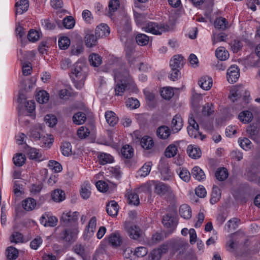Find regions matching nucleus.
Masks as SVG:
<instances>
[{
    "label": "nucleus",
    "mask_w": 260,
    "mask_h": 260,
    "mask_svg": "<svg viewBox=\"0 0 260 260\" xmlns=\"http://www.w3.org/2000/svg\"><path fill=\"white\" fill-rule=\"evenodd\" d=\"M41 24L44 28L46 30H52L55 28V24L47 19L42 20Z\"/></svg>",
    "instance_id": "obj_64"
},
{
    "label": "nucleus",
    "mask_w": 260,
    "mask_h": 260,
    "mask_svg": "<svg viewBox=\"0 0 260 260\" xmlns=\"http://www.w3.org/2000/svg\"><path fill=\"white\" fill-rule=\"evenodd\" d=\"M85 70V66L80 62H77L72 69V77L75 86L78 89H81L84 86L86 77Z\"/></svg>",
    "instance_id": "obj_1"
},
{
    "label": "nucleus",
    "mask_w": 260,
    "mask_h": 260,
    "mask_svg": "<svg viewBox=\"0 0 260 260\" xmlns=\"http://www.w3.org/2000/svg\"><path fill=\"white\" fill-rule=\"evenodd\" d=\"M240 76V70L237 65L231 66L227 71L226 77L228 81L234 83L238 81Z\"/></svg>",
    "instance_id": "obj_7"
},
{
    "label": "nucleus",
    "mask_w": 260,
    "mask_h": 260,
    "mask_svg": "<svg viewBox=\"0 0 260 260\" xmlns=\"http://www.w3.org/2000/svg\"><path fill=\"white\" fill-rule=\"evenodd\" d=\"M119 5L120 4L119 0H110L108 4V15L111 16L112 15V13L117 10V8L119 7Z\"/></svg>",
    "instance_id": "obj_51"
},
{
    "label": "nucleus",
    "mask_w": 260,
    "mask_h": 260,
    "mask_svg": "<svg viewBox=\"0 0 260 260\" xmlns=\"http://www.w3.org/2000/svg\"><path fill=\"white\" fill-rule=\"evenodd\" d=\"M180 178L185 182H188L190 179L191 174L186 168H182L179 173Z\"/></svg>",
    "instance_id": "obj_60"
},
{
    "label": "nucleus",
    "mask_w": 260,
    "mask_h": 260,
    "mask_svg": "<svg viewBox=\"0 0 260 260\" xmlns=\"http://www.w3.org/2000/svg\"><path fill=\"white\" fill-rule=\"evenodd\" d=\"M26 151L28 157L29 159L41 160L42 154L39 150L28 146L26 149Z\"/></svg>",
    "instance_id": "obj_20"
},
{
    "label": "nucleus",
    "mask_w": 260,
    "mask_h": 260,
    "mask_svg": "<svg viewBox=\"0 0 260 260\" xmlns=\"http://www.w3.org/2000/svg\"><path fill=\"white\" fill-rule=\"evenodd\" d=\"M110 32L109 27L104 23H101L96 26L95 30V35L97 38H102L108 36Z\"/></svg>",
    "instance_id": "obj_12"
},
{
    "label": "nucleus",
    "mask_w": 260,
    "mask_h": 260,
    "mask_svg": "<svg viewBox=\"0 0 260 260\" xmlns=\"http://www.w3.org/2000/svg\"><path fill=\"white\" fill-rule=\"evenodd\" d=\"M168 28L169 26L167 25L159 24L156 22H149L144 28L146 32L157 35L167 31Z\"/></svg>",
    "instance_id": "obj_5"
},
{
    "label": "nucleus",
    "mask_w": 260,
    "mask_h": 260,
    "mask_svg": "<svg viewBox=\"0 0 260 260\" xmlns=\"http://www.w3.org/2000/svg\"><path fill=\"white\" fill-rule=\"evenodd\" d=\"M26 157L22 153L16 154L13 158L14 165L18 167L22 166L25 162Z\"/></svg>",
    "instance_id": "obj_43"
},
{
    "label": "nucleus",
    "mask_w": 260,
    "mask_h": 260,
    "mask_svg": "<svg viewBox=\"0 0 260 260\" xmlns=\"http://www.w3.org/2000/svg\"><path fill=\"white\" fill-rule=\"evenodd\" d=\"M124 228L131 239L140 240L143 238V233L138 226L126 222L124 224Z\"/></svg>",
    "instance_id": "obj_4"
},
{
    "label": "nucleus",
    "mask_w": 260,
    "mask_h": 260,
    "mask_svg": "<svg viewBox=\"0 0 260 260\" xmlns=\"http://www.w3.org/2000/svg\"><path fill=\"white\" fill-rule=\"evenodd\" d=\"M90 134V130L86 127L82 126L77 131V135L81 139H85Z\"/></svg>",
    "instance_id": "obj_63"
},
{
    "label": "nucleus",
    "mask_w": 260,
    "mask_h": 260,
    "mask_svg": "<svg viewBox=\"0 0 260 260\" xmlns=\"http://www.w3.org/2000/svg\"><path fill=\"white\" fill-rule=\"evenodd\" d=\"M252 118V114L249 111H243L239 114V119L244 123L251 121Z\"/></svg>",
    "instance_id": "obj_35"
},
{
    "label": "nucleus",
    "mask_w": 260,
    "mask_h": 260,
    "mask_svg": "<svg viewBox=\"0 0 260 260\" xmlns=\"http://www.w3.org/2000/svg\"><path fill=\"white\" fill-rule=\"evenodd\" d=\"M183 125V121L181 115L179 114L175 115L171 123L172 131L175 133H178L182 129Z\"/></svg>",
    "instance_id": "obj_13"
},
{
    "label": "nucleus",
    "mask_w": 260,
    "mask_h": 260,
    "mask_svg": "<svg viewBox=\"0 0 260 260\" xmlns=\"http://www.w3.org/2000/svg\"><path fill=\"white\" fill-rule=\"evenodd\" d=\"M37 203L36 200L31 198H28L24 200L22 202V205L24 210L27 211H30L34 210Z\"/></svg>",
    "instance_id": "obj_24"
},
{
    "label": "nucleus",
    "mask_w": 260,
    "mask_h": 260,
    "mask_svg": "<svg viewBox=\"0 0 260 260\" xmlns=\"http://www.w3.org/2000/svg\"><path fill=\"white\" fill-rule=\"evenodd\" d=\"M40 37V34L38 31L31 29L29 30L28 35L27 38L29 41L35 42L37 41Z\"/></svg>",
    "instance_id": "obj_61"
},
{
    "label": "nucleus",
    "mask_w": 260,
    "mask_h": 260,
    "mask_svg": "<svg viewBox=\"0 0 260 260\" xmlns=\"http://www.w3.org/2000/svg\"><path fill=\"white\" fill-rule=\"evenodd\" d=\"M126 103V106L131 109H137L139 108L140 105L138 100L134 98H128L127 100Z\"/></svg>",
    "instance_id": "obj_56"
},
{
    "label": "nucleus",
    "mask_w": 260,
    "mask_h": 260,
    "mask_svg": "<svg viewBox=\"0 0 260 260\" xmlns=\"http://www.w3.org/2000/svg\"><path fill=\"white\" fill-rule=\"evenodd\" d=\"M109 244L113 247H117L121 245L122 240L118 233H112L108 238Z\"/></svg>",
    "instance_id": "obj_21"
},
{
    "label": "nucleus",
    "mask_w": 260,
    "mask_h": 260,
    "mask_svg": "<svg viewBox=\"0 0 260 260\" xmlns=\"http://www.w3.org/2000/svg\"><path fill=\"white\" fill-rule=\"evenodd\" d=\"M105 117L107 123L112 126L116 124L118 121V117L112 111H107L105 112Z\"/></svg>",
    "instance_id": "obj_28"
},
{
    "label": "nucleus",
    "mask_w": 260,
    "mask_h": 260,
    "mask_svg": "<svg viewBox=\"0 0 260 260\" xmlns=\"http://www.w3.org/2000/svg\"><path fill=\"white\" fill-rule=\"evenodd\" d=\"M240 221V220L237 218H234L228 221L227 223L225 225V229L230 232L232 230H235L238 227V223Z\"/></svg>",
    "instance_id": "obj_49"
},
{
    "label": "nucleus",
    "mask_w": 260,
    "mask_h": 260,
    "mask_svg": "<svg viewBox=\"0 0 260 260\" xmlns=\"http://www.w3.org/2000/svg\"><path fill=\"white\" fill-rule=\"evenodd\" d=\"M42 127L40 125H35L30 130V137L36 142L42 135Z\"/></svg>",
    "instance_id": "obj_31"
},
{
    "label": "nucleus",
    "mask_w": 260,
    "mask_h": 260,
    "mask_svg": "<svg viewBox=\"0 0 260 260\" xmlns=\"http://www.w3.org/2000/svg\"><path fill=\"white\" fill-rule=\"evenodd\" d=\"M151 165L152 163L151 162L145 163L139 171V175L144 177L147 176L150 172Z\"/></svg>",
    "instance_id": "obj_48"
},
{
    "label": "nucleus",
    "mask_w": 260,
    "mask_h": 260,
    "mask_svg": "<svg viewBox=\"0 0 260 260\" xmlns=\"http://www.w3.org/2000/svg\"><path fill=\"white\" fill-rule=\"evenodd\" d=\"M48 166L50 169L54 170L55 172H60L62 170L61 164L53 160L49 161Z\"/></svg>",
    "instance_id": "obj_58"
},
{
    "label": "nucleus",
    "mask_w": 260,
    "mask_h": 260,
    "mask_svg": "<svg viewBox=\"0 0 260 260\" xmlns=\"http://www.w3.org/2000/svg\"><path fill=\"white\" fill-rule=\"evenodd\" d=\"M185 62V59L181 55H174L170 61L171 69L181 70Z\"/></svg>",
    "instance_id": "obj_11"
},
{
    "label": "nucleus",
    "mask_w": 260,
    "mask_h": 260,
    "mask_svg": "<svg viewBox=\"0 0 260 260\" xmlns=\"http://www.w3.org/2000/svg\"><path fill=\"white\" fill-rule=\"evenodd\" d=\"M229 175L228 171L224 168H218L215 173V176L219 181H223L225 180Z\"/></svg>",
    "instance_id": "obj_41"
},
{
    "label": "nucleus",
    "mask_w": 260,
    "mask_h": 260,
    "mask_svg": "<svg viewBox=\"0 0 260 260\" xmlns=\"http://www.w3.org/2000/svg\"><path fill=\"white\" fill-rule=\"evenodd\" d=\"M214 24L215 28L221 30H225L229 27V22L227 20L221 17L217 18Z\"/></svg>",
    "instance_id": "obj_29"
},
{
    "label": "nucleus",
    "mask_w": 260,
    "mask_h": 260,
    "mask_svg": "<svg viewBox=\"0 0 260 260\" xmlns=\"http://www.w3.org/2000/svg\"><path fill=\"white\" fill-rule=\"evenodd\" d=\"M131 30V25L127 19L123 21V26H120L118 28L120 40L122 42L126 41L127 38V34Z\"/></svg>",
    "instance_id": "obj_10"
},
{
    "label": "nucleus",
    "mask_w": 260,
    "mask_h": 260,
    "mask_svg": "<svg viewBox=\"0 0 260 260\" xmlns=\"http://www.w3.org/2000/svg\"><path fill=\"white\" fill-rule=\"evenodd\" d=\"M80 194L84 199H87L89 198L91 194L90 184H86L82 186Z\"/></svg>",
    "instance_id": "obj_52"
},
{
    "label": "nucleus",
    "mask_w": 260,
    "mask_h": 260,
    "mask_svg": "<svg viewBox=\"0 0 260 260\" xmlns=\"http://www.w3.org/2000/svg\"><path fill=\"white\" fill-rule=\"evenodd\" d=\"M36 99L40 104H44L48 101L49 95L46 91L41 90L36 94Z\"/></svg>",
    "instance_id": "obj_33"
},
{
    "label": "nucleus",
    "mask_w": 260,
    "mask_h": 260,
    "mask_svg": "<svg viewBox=\"0 0 260 260\" xmlns=\"http://www.w3.org/2000/svg\"><path fill=\"white\" fill-rule=\"evenodd\" d=\"M6 253L7 258L9 259H15L18 256V250L13 246L8 247L6 250Z\"/></svg>",
    "instance_id": "obj_45"
},
{
    "label": "nucleus",
    "mask_w": 260,
    "mask_h": 260,
    "mask_svg": "<svg viewBox=\"0 0 260 260\" xmlns=\"http://www.w3.org/2000/svg\"><path fill=\"white\" fill-rule=\"evenodd\" d=\"M52 199L57 202L62 201L65 199L64 191L60 189L54 190L51 194Z\"/></svg>",
    "instance_id": "obj_37"
},
{
    "label": "nucleus",
    "mask_w": 260,
    "mask_h": 260,
    "mask_svg": "<svg viewBox=\"0 0 260 260\" xmlns=\"http://www.w3.org/2000/svg\"><path fill=\"white\" fill-rule=\"evenodd\" d=\"M119 206L117 202L112 200L110 201L106 205V211L111 216H115L117 215Z\"/></svg>",
    "instance_id": "obj_16"
},
{
    "label": "nucleus",
    "mask_w": 260,
    "mask_h": 260,
    "mask_svg": "<svg viewBox=\"0 0 260 260\" xmlns=\"http://www.w3.org/2000/svg\"><path fill=\"white\" fill-rule=\"evenodd\" d=\"M138 132L134 133L136 139L140 142L141 145L145 150L151 149L154 146V142L152 138L148 136H145L142 138L138 136Z\"/></svg>",
    "instance_id": "obj_8"
},
{
    "label": "nucleus",
    "mask_w": 260,
    "mask_h": 260,
    "mask_svg": "<svg viewBox=\"0 0 260 260\" xmlns=\"http://www.w3.org/2000/svg\"><path fill=\"white\" fill-rule=\"evenodd\" d=\"M96 219L93 216L89 220L87 225L85 229V235L87 237H92L96 230Z\"/></svg>",
    "instance_id": "obj_14"
},
{
    "label": "nucleus",
    "mask_w": 260,
    "mask_h": 260,
    "mask_svg": "<svg viewBox=\"0 0 260 260\" xmlns=\"http://www.w3.org/2000/svg\"><path fill=\"white\" fill-rule=\"evenodd\" d=\"M180 216L184 219H189L191 217V210L190 207L186 205H182L179 209Z\"/></svg>",
    "instance_id": "obj_25"
},
{
    "label": "nucleus",
    "mask_w": 260,
    "mask_h": 260,
    "mask_svg": "<svg viewBox=\"0 0 260 260\" xmlns=\"http://www.w3.org/2000/svg\"><path fill=\"white\" fill-rule=\"evenodd\" d=\"M177 146L175 145L171 144L167 147L165 154L167 157L171 158L174 157L177 154Z\"/></svg>",
    "instance_id": "obj_47"
},
{
    "label": "nucleus",
    "mask_w": 260,
    "mask_h": 260,
    "mask_svg": "<svg viewBox=\"0 0 260 260\" xmlns=\"http://www.w3.org/2000/svg\"><path fill=\"white\" fill-rule=\"evenodd\" d=\"M36 142L39 145L43 148H49L52 143L51 140L49 141L48 138L43 134Z\"/></svg>",
    "instance_id": "obj_42"
},
{
    "label": "nucleus",
    "mask_w": 260,
    "mask_h": 260,
    "mask_svg": "<svg viewBox=\"0 0 260 260\" xmlns=\"http://www.w3.org/2000/svg\"><path fill=\"white\" fill-rule=\"evenodd\" d=\"M97 38L92 34H87L85 37V44L87 47H92L97 44Z\"/></svg>",
    "instance_id": "obj_34"
},
{
    "label": "nucleus",
    "mask_w": 260,
    "mask_h": 260,
    "mask_svg": "<svg viewBox=\"0 0 260 260\" xmlns=\"http://www.w3.org/2000/svg\"><path fill=\"white\" fill-rule=\"evenodd\" d=\"M15 6L16 7V14H22L28 10L29 3L28 0H20L17 2Z\"/></svg>",
    "instance_id": "obj_22"
},
{
    "label": "nucleus",
    "mask_w": 260,
    "mask_h": 260,
    "mask_svg": "<svg viewBox=\"0 0 260 260\" xmlns=\"http://www.w3.org/2000/svg\"><path fill=\"white\" fill-rule=\"evenodd\" d=\"M199 85L204 90H209L212 85V79L208 76H204L199 81Z\"/></svg>",
    "instance_id": "obj_23"
},
{
    "label": "nucleus",
    "mask_w": 260,
    "mask_h": 260,
    "mask_svg": "<svg viewBox=\"0 0 260 260\" xmlns=\"http://www.w3.org/2000/svg\"><path fill=\"white\" fill-rule=\"evenodd\" d=\"M58 226L55 229V231H59L57 233L58 239L60 241H62L66 243H72L76 239L77 236L79 233L77 225H72L69 226L62 227L61 230Z\"/></svg>",
    "instance_id": "obj_2"
},
{
    "label": "nucleus",
    "mask_w": 260,
    "mask_h": 260,
    "mask_svg": "<svg viewBox=\"0 0 260 260\" xmlns=\"http://www.w3.org/2000/svg\"><path fill=\"white\" fill-rule=\"evenodd\" d=\"M172 191L170 186L163 182H157L155 185V192L157 194L162 196Z\"/></svg>",
    "instance_id": "obj_15"
},
{
    "label": "nucleus",
    "mask_w": 260,
    "mask_h": 260,
    "mask_svg": "<svg viewBox=\"0 0 260 260\" xmlns=\"http://www.w3.org/2000/svg\"><path fill=\"white\" fill-rule=\"evenodd\" d=\"M79 215V213L77 211H69L63 212L60 217V225L62 227L77 225L76 222L78 220Z\"/></svg>",
    "instance_id": "obj_3"
},
{
    "label": "nucleus",
    "mask_w": 260,
    "mask_h": 260,
    "mask_svg": "<svg viewBox=\"0 0 260 260\" xmlns=\"http://www.w3.org/2000/svg\"><path fill=\"white\" fill-rule=\"evenodd\" d=\"M70 40L68 37H62L59 39L58 46L61 49L66 50L70 46Z\"/></svg>",
    "instance_id": "obj_53"
},
{
    "label": "nucleus",
    "mask_w": 260,
    "mask_h": 260,
    "mask_svg": "<svg viewBox=\"0 0 260 260\" xmlns=\"http://www.w3.org/2000/svg\"><path fill=\"white\" fill-rule=\"evenodd\" d=\"M172 247L175 251L183 250L185 249L186 243L181 240H175L171 243Z\"/></svg>",
    "instance_id": "obj_54"
},
{
    "label": "nucleus",
    "mask_w": 260,
    "mask_h": 260,
    "mask_svg": "<svg viewBox=\"0 0 260 260\" xmlns=\"http://www.w3.org/2000/svg\"><path fill=\"white\" fill-rule=\"evenodd\" d=\"M221 197V191L217 186H214L213 187L212 192L211 193V198L210 199V203L214 204L217 203Z\"/></svg>",
    "instance_id": "obj_38"
},
{
    "label": "nucleus",
    "mask_w": 260,
    "mask_h": 260,
    "mask_svg": "<svg viewBox=\"0 0 260 260\" xmlns=\"http://www.w3.org/2000/svg\"><path fill=\"white\" fill-rule=\"evenodd\" d=\"M86 119V114L81 112H78L75 113L73 116V121L77 125L83 124Z\"/></svg>",
    "instance_id": "obj_30"
},
{
    "label": "nucleus",
    "mask_w": 260,
    "mask_h": 260,
    "mask_svg": "<svg viewBox=\"0 0 260 260\" xmlns=\"http://www.w3.org/2000/svg\"><path fill=\"white\" fill-rule=\"evenodd\" d=\"M216 57L220 60H225L229 57V53L224 47H218L215 51Z\"/></svg>",
    "instance_id": "obj_32"
},
{
    "label": "nucleus",
    "mask_w": 260,
    "mask_h": 260,
    "mask_svg": "<svg viewBox=\"0 0 260 260\" xmlns=\"http://www.w3.org/2000/svg\"><path fill=\"white\" fill-rule=\"evenodd\" d=\"M98 158L99 164L102 165L114 161V157L111 154L104 152H100L98 155Z\"/></svg>",
    "instance_id": "obj_17"
},
{
    "label": "nucleus",
    "mask_w": 260,
    "mask_h": 260,
    "mask_svg": "<svg viewBox=\"0 0 260 260\" xmlns=\"http://www.w3.org/2000/svg\"><path fill=\"white\" fill-rule=\"evenodd\" d=\"M90 64L94 67H99L102 64V58L99 54L92 53L89 57Z\"/></svg>",
    "instance_id": "obj_40"
},
{
    "label": "nucleus",
    "mask_w": 260,
    "mask_h": 260,
    "mask_svg": "<svg viewBox=\"0 0 260 260\" xmlns=\"http://www.w3.org/2000/svg\"><path fill=\"white\" fill-rule=\"evenodd\" d=\"M162 222L165 227L170 228V232L171 233L173 231L177 224L175 217L169 213L163 216Z\"/></svg>",
    "instance_id": "obj_9"
},
{
    "label": "nucleus",
    "mask_w": 260,
    "mask_h": 260,
    "mask_svg": "<svg viewBox=\"0 0 260 260\" xmlns=\"http://www.w3.org/2000/svg\"><path fill=\"white\" fill-rule=\"evenodd\" d=\"M62 154L66 156H69L72 154V146L70 143L64 142L60 147Z\"/></svg>",
    "instance_id": "obj_44"
},
{
    "label": "nucleus",
    "mask_w": 260,
    "mask_h": 260,
    "mask_svg": "<svg viewBox=\"0 0 260 260\" xmlns=\"http://www.w3.org/2000/svg\"><path fill=\"white\" fill-rule=\"evenodd\" d=\"M121 152L122 155L125 158H131L134 155L133 149L128 145L123 146L121 148Z\"/></svg>",
    "instance_id": "obj_39"
},
{
    "label": "nucleus",
    "mask_w": 260,
    "mask_h": 260,
    "mask_svg": "<svg viewBox=\"0 0 260 260\" xmlns=\"http://www.w3.org/2000/svg\"><path fill=\"white\" fill-rule=\"evenodd\" d=\"M161 174V179L164 181L170 180L173 178V173L171 171L169 164L165 161H160L158 167Z\"/></svg>",
    "instance_id": "obj_6"
},
{
    "label": "nucleus",
    "mask_w": 260,
    "mask_h": 260,
    "mask_svg": "<svg viewBox=\"0 0 260 260\" xmlns=\"http://www.w3.org/2000/svg\"><path fill=\"white\" fill-rule=\"evenodd\" d=\"M191 174L193 178L199 181H203L206 179L204 171L198 166H195L192 168Z\"/></svg>",
    "instance_id": "obj_18"
},
{
    "label": "nucleus",
    "mask_w": 260,
    "mask_h": 260,
    "mask_svg": "<svg viewBox=\"0 0 260 260\" xmlns=\"http://www.w3.org/2000/svg\"><path fill=\"white\" fill-rule=\"evenodd\" d=\"M238 142L240 144V147L244 150H248L251 148L252 143L251 141L246 138L243 139L240 138L238 140Z\"/></svg>",
    "instance_id": "obj_57"
},
{
    "label": "nucleus",
    "mask_w": 260,
    "mask_h": 260,
    "mask_svg": "<svg viewBox=\"0 0 260 260\" xmlns=\"http://www.w3.org/2000/svg\"><path fill=\"white\" fill-rule=\"evenodd\" d=\"M136 41L139 45L145 46L149 43V38L145 34L138 33L136 36Z\"/></svg>",
    "instance_id": "obj_36"
},
{
    "label": "nucleus",
    "mask_w": 260,
    "mask_h": 260,
    "mask_svg": "<svg viewBox=\"0 0 260 260\" xmlns=\"http://www.w3.org/2000/svg\"><path fill=\"white\" fill-rule=\"evenodd\" d=\"M156 134L160 139H166L170 135V129L167 126H161L157 128Z\"/></svg>",
    "instance_id": "obj_26"
},
{
    "label": "nucleus",
    "mask_w": 260,
    "mask_h": 260,
    "mask_svg": "<svg viewBox=\"0 0 260 260\" xmlns=\"http://www.w3.org/2000/svg\"><path fill=\"white\" fill-rule=\"evenodd\" d=\"M161 97L165 99L169 100L174 95V91L172 88L164 87L160 91Z\"/></svg>",
    "instance_id": "obj_50"
},
{
    "label": "nucleus",
    "mask_w": 260,
    "mask_h": 260,
    "mask_svg": "<svg viewBox=\"0 0 260 260\" xmlns=\"http://www.w3.org/2000/svg\"><path fill=\"white\" fill-rule=\"evenodd\" d=\"M75 24V21L72 16H67L62 20V25L67 29L72 28Z\"/></svg>",
    "instance_id": "obj_55"
},
{
    "label": "nucleus",
    "mask_w": 260,
    "mask_h": 260,
    "mask_svg": "<svg viewBox=\"0 0 260 260\" xmlns=\"http://www.w3.org/2000/svg\"><path fill=\"white\" fill-rule=\"evenodd\" d=\"M74 252L80 257L84 259L86 256L85 246L81 244H77L74 246Z\"/></svg>",
    "instance_id": "obj_46"
},
{
    "label": "nucleus",
    "mask_w": 260,
    "mask_h": 260,
    "mask_svg": "<svg viewBox=\"0 0 260 260\" xmlns=\"http://www.w3.org/2000/svg\"><path fill=\"white\" fill-rule=\"evenodd\" d=\"M125 196L127 198L129 204L137 206L139 204V198L137 193L135 192L131 191H127Z\"/></svg>",
    "instance_id": "obj_27"
},
{
    "label": "nucleus",
    "mask_w": 260,
    "mask_h": 260,
    "mask_svg": "<svg viewBox=\"0 0 260 260\" xmlns=\"http://www.w3.org/2000/svg\"><path fill=\"white\" fill-rule=\"evenodd\" d=\"M187 152L189 156L193 159H198L201 156L202 152L199 147L191 145L188 146Z\"/></svg>",
    "instance_id": "obj_19"
},
{
    "label": "nucleus",
    "mask_w": 260,
    "mask_h": 260,
    "mask_svg": "<svg viewBox=\"0 0 260 260\" xmlns=\"http://www.w3.org/2000/svg\"><path fill=\"white\" fill-rule=\"evenodd\" d=\"M44 120L46 123L48 124L49 127H53L56 125L57 122L56 117L54 115L51 114L46 115Z\"/></svg>",
    "instance_id": "obj_59"
},
{
    "label": "nucleus",
    "mask_w": 260,
    "mask_h": 260,
    "mask_svg": "<svg viewBox=\"0 0 260 260\" xmlns=\"http://www.w3.org/2000/svg\"><path fill=\"white\" fill-rule=\"evenodd\" d=\"M97 189L101 192H106L108 189V183L103 180H99L95 184Z\"/></svg>",
    "instance_id": "obj_62"
}]
</instances>
